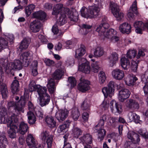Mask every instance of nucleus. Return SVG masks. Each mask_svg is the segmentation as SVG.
I'll list each match as a JSON object with an SVG mask.
<instances>
[{
  "instance_id": "obj_16",
  "label": "nucleus",
  "mask_w": 148,
  "mask_h": 148,
  "mask_svg": "<svg viewBox=\"0 0 148 148\" xmlns=\"http://www.w3.org/2000/svg\"><path fill=\"white\" fill-rule=\"evenodd\" d=\"M112 75L113 78L118 80L122 79L125 76L123 71L118 69H115L112 71Z\"/></svg>"
},
{
  "instance_id": "obj_58",
  "label": "nucleus",
  "mask_w": 148,
  "mask_h": 148,
  "mask_svg": "<svg viewBox=\"0 0 148 148\" xmlns=\"http://www.w3.org/2000/svg\"><path fill=\"white\" fill-rule=\"evenodd\" d=\"M136 54V51L135 50H129L127 52V57L130 59L134 58Z\"/></svg>"
},
{
  "instance_id": "obj_52",
  "label": "nucleus",
  "mask_w": 148,
  "mask_h": 148,
  "mask_svg": "<svg viewBox=\"0 0 148 148\" xmlns=\"http://www.w3.org/2000/svg\"><path fill=\"white\" fill-rule=\"evenodd\" d=\"M99 82L101 84H103L105 82L106 77L104 72L100 71L99 74Z\"/></svg>"
},
{
  "instance_id": "obj_25",
  "label": "nucleus",
  "mask_w": 148,
  "mask_h": 148,
  "mask_svg": "<svg viewBox=\"0 0 148 148\" xmlns=\"http://www.w3.org/2000/svg\"><path fill=\"white\" fill-rule=\"evenodd\" d=\"M138 80V78L136 76L128 75L125 78V81L126 85L131 86L134 85L136 81Z\"/></svg>"
},
{
  "instance_id": "obj_20",
  "label": "nucleus",
  "mask_w": 148,
  "mask_h": 148,
  "mask_svg": "<svg viewBox=\"0 0 148 148\" xmlns=\"http://www.w3.org/2000/svg\"><path fill=\"white\" fill-rule=\"evenodd\" d=\"M127 137L134 144L138 143L140 140L139 135L133 131H129L127 134Z\"/></svg>"
},
{
  "instance_id": "obj_6",
  "label": "nucleus",
  "mask_w": 148,
  "mask_h": 148,
  "mask_svg": "<svg viewBox=\"0 0 148 148\" xmlns=\"http://www.w3.org/2000/svg\"><path fill=\"white\" fill-rule=\"evenodd\" d=\"M110 8L112 12L117 20H121L124 17V14L119 11V8L116 3L113 2H110Z\"/></svg>"
},
{
  "instance_id": "obj_8",
  "label": "nucleus",
  "mask_w": 148,
  "mask_h": 148,
  "mask_svg": "<svg viewBox=\"0 0 148 148\" xmlns=\"http://www.w3.org/2000/svg\"><path fill=\"white\" fill-rule=\"evenodd\" d=\"M115 84L114 82L111 81L107 87L103 88L102 91L105 97L107 98L108 96L111 97L114 95Z\"/></svg>"
},
{
  "instance_id": "obj_50",
  "label": "nucleus",
  "mask_w": 148,
  "mask_h": 148,
  "mask_svg": "<svg viewBox=\"0 0 148 148\" xmlns=\"http://www.w3.org/2000/svg\"><path fill=\"white\" fill-rule=\"evenodd\" d=\"M72 135L74 137L77 138L80 135L82 134V132L81 130L79 128L74 127L72 129Z\"/></svg>"
},
{
  "instance_id": "obj_44",
  "label": "nucleus",
  "mask_w": 148,
  "mask_h": 148,
  "mask_svg": "<svg viewBox=\"0 0 148 148\" xmlns=\"http://www.w3.org/2000/svg\"><path fill=\"white\" fill-rule=\"evenodd\" d=\"M27 116L28 123L30 124H34L36 121V118L33 113L32 112L29 111L27 113Z\"/></svg>"
},
{
  "instance_id": "obj_24",
  "label": "nucleus",
  "mask_w": 148,
  "mask_h": 148,
  "mask_svg": "<svg viewBox=\"0 0 148 148\" xmlns=\"http://www.w3.org/2000/svg\"><path fill=\"white\" fill-rule=\"evenodd\" d=\"M8 141L4 132L0 131V148H5Z\"/></svg>"
},
{
  "instance_id": "obj_29",
  "label": "nucleus",
  "mask_w": 148,
  "mask_h": 148,
  "mask_svg": "<svg viewBox=\"0 0 148 148\" xmlns=\"http://www.w3.org/2000/svg\"><path fill=\"white\" fill-rule=\"evenodd\" d=\"M47 86L50 93H53L56 90L55 83L53 79L51 78L49 80Z\"/></svg>"
},
{
  "instance_id": "obj_27",
  "label": "nucleus",
  "mask_w": 148,
  "mask_h": 148,
  "mask_svg": "<svg viewBox=\"0 0 148 148\" xmlns=\"http://www.w3.org/2000/svg\"><path fill=\"white\" fill-rule=\"evenodd\" d=\"M80 139L84 146L87 145V144H90L92 142V138L89 134L84 135Z\"/></svg>"
},
{
  "instance_id": "obj_36",
  "label": "nucleus",
  "mask_w": 148,
  "mask_h": 148,
  "mask_svg": "<svg viewBox=\"0 0 148 148\" xmlns=\"http://www.w3.org/2000/svg\"><path fill=\"white\" fill-rule=\"evenodd\" d=\"M12 69L21 70L22 68V64L21 61L18 60H15L11 64Z\"/></svg>"
},
{
  "instance_id": "obj_14",
  "label": "nucleus",
  "mask_w": 148,
  "mask_h": 148,
  "mask_svg": "<svg viewBox=\"0 0 148 148\" xmlns=\"http://www.w3.org/2000/svg\"><path fill=\"white\" fill-rule=\"evenodd\" d=\"M131 25L127 22H124L121 24L119 27L120 32L123 34H129L131 32Z\"/></svg>"
},
{
  "instance_id": "obj_18",
  "label": "nucleus",
  "mask_w": 148,
  "mask_h": 148,
  "mask_svg": "<svg viewBox=\"0 0 148 148\" xmlns=\"http://www.w3.org/2000/svg\"><path fill=\"white\" fill-rule=\"evenodd\" d=\"M119 60L118 55L116 52H113L108 57L109 65L112 67L115 65Z\"/></svg>"
},
{
  "instance_id": "obj_22",
  "label": "nucleus",
  "mask_w": 148,
  "mask_h": 148,
  "mask_svg": "<svg viewBox=\"0 0 148 148\" xmlns=\"http://www.w3.org/2000/svg\"><path fill=\"white\" fill-rule=\"evenodd\" d=\"M64 8H68L63 7V5L62 4L58 3L55 5L53 6V10L52 12L53 15L56 16L59 13L61 14L62 12H64Z\"/></svg>"
},
{
  "instance_id": "obj_1",
  "label": "nucleus",
  "mask_w": 148,
  "mask_h": 148,
  "mask_svg": "<svg viewBox=\"0 0 148 148\" xmlns=\"http://www.w3.org/2000/svg\"><path fill=\"white\" fill-rule=\"evenodd\" d=\"M18 122L17 115L12 114L8 116L5 108H0V122L1 123H8L7 126L10 127L8 132L9 136L11 138H15L16 133L18 132L16 125Z\"/></svg>"
},
{
  "instance_id": "obj_7",
  "label": "nucleus",
  "mask_w": 148,
  "mask_h": 148,
  "mask_svg": "<svg viewBox=\"0 0 148 148\" xmlns=\"http://www.w3.org/2000/svg\"><path fill=\"white\" fill-rule=\"evenodd\" d=\"M78 70L86 74H89L91 71L90 63L86 59L82 58L80 60Z\"/></svg>"
},
{
  "instance_id": "obj_15",
  "label": "nucleus",
  "mask_w": 148,
  "mask_h": 148,
  "mask_svg": "<svg viewBox=\"0 0 148 148\" xmlns=\"http://www.w3.org/2000/svg\"><path fill=\"white\" fill-rule=\"evenodd\" d=\"M125 106L127 108L133 109H138L139 107L138 103L135 100L131 99L126 100L125 103Z\"/></svg>"
},
{
  "instance_id": "obj_56",
  "label": "nucleus",
  "mask_w": 148,
  "mask_h": 148,
  "mask_svg": "<svg viewBox=\"0 0 148 148\" xmlns=\"http://www.w3.org/2000/svg\"><path fill=\"white\" fill-rule=\"evenodd\" d=\"M69 124V123L65 124L60 125L58 130V132L59 133H64L66 132V129L67 127H68Z\"/></svg>"
},
{
  "instance_id": "obj_57",
  "label": "nucleus",
  "mask_w": 148,
  "mask_h": 148,
  "mask_svg": "<svg viewBox=\"0 0 148 148\" xmlns=\"http://www.w3.org/2000/svg\"><path fill=\"white\" fill-rule=\"evenodd\" d=\"M68 136V135L67 134L63 137L64 145L63 148H72L70 143L67 142Z\"/></svg>"
},
{
  "instance_id": "obj_53",
  "label": "nucleus",
  "mask_w": 148,
  "mask_h": 148,
  "mask_svg": "<svg viewBox=\"0 0 148 148\" xmlns=\"http://www.w3.org/2000/svg\"><path fill=\"white\" fill-rule=\"evenodd\" d=\"M90 106V101L88 99H85L82 103L81 107L84 110L88 109Z\"/></svg>"
},
{
  "instance_id": "obj_12",
  "label": "nucleus",
  "mask_w": 148,
  "mask_h": 148,
  "mask_svg": "<svg viewBox=\"0 0 148 148\" xmlns=\"http://www.w3.org/2000/svg\"><path fill=\"white\" fill-rule=\"evenodd\" d=\"M32 54L29 52H24L21 56L20 59L23 60V66L27 67L29 64V60L32 58Z\"/></svg>"
},
{
  "instance_id": "obj_28",
  "label": "nucleus",
  "mask_w": 148,
  "mask_h": 148,
  "mask_svg": "<svg viewBox=\"0 0 148 148\" xmlns=\"http://www.w3.org/2000/svg\"><path fill=\"white\" fill-rule=\"evenodd\" d=\"M28 128L27 124L24 122H22L20 124L18 128L17 126V129L18 132L22 134H24L27 132Z\"/></svg>"
},
{
  "instance_id": "obj_31",
  "label": "nucleus",
  "mask_w": 148,
  "mask_h": 148,
  "mask_svg": "<svg viewBox=\"0 0 148 148\" xmlns=\"http://www.w3.org/2000/svg\"><path fill=\"white\" fill-rule=\"evenodd\" d=\"M45 121L47 125L50 127L53 128L56 126V122L53 117L52 116H47L45 119Z\"/></svg>"
},
{
  "instance_id": "obj_37",
  "label": "nucleus",
  "mask_w": 148,
  "mask_h": 148,
  "mask_svg": "<svg viewBox=\"0 0 148 148\" xmlns=\"http://www.w3.org/2000/svg\"><path fill=\"white\" fill-rule=\"evenodd\" d=\"M110 117V116L109 115H103L98 124L95 127V128L96 130H98V127H99L103 126L104 124V122L108 120Z\"/></svg>"
},
{
  "instance_id": "obj_26",
  "label": "nucleus",
  "mask_w": 148,
  "mask_h": 148,
  "mask_svg": "<svg viewBox=\"0 0 148 148\" xmlns=\"http://www.w3.org/2000/svg\"><path fill=\"white\" fill-rule=\"evenodd\" d=\"M121 66L124 70H127L130 67L129 60L125 57H122L120 60Z\"/></svg>"
},
{
  "instance_id": "obj_49",
  "label": "nucleus",
  "mask_w": 148,
  "mask_h": 148,
  "mask_svg": "<svg viewBox=\"0 0 148 148\" xmlns=\"http://www.w3.org/2000/svg\"><path fill=\"white\" fill-rule=\"evenodd\" d=\"M68 84L67 86L71 88H73L76 85V81L75 78L73 77H70L68 78Z\"/></svg>"
},
{
  "instance_id": "obj_63",
  "label": "nucleus",
  "mask_w": 148,
  "mask_h": 148,
  "mask_svg": "<svg viewBox=\"0 0 148 148\" xmlns=\"http://www.w3.org/2000/svg\"><path fill=\"white\" fill-rule=\"evenodd\" d=\"M47 138V143L48 148H51L53 140V136L52 135H50Z\"/></svg>"
},
{
  "instance_id": "obj_5",
  "label": "nucleus",
  "mask_w": 148,
  "mask_h": 148,
  "mask_svg": "<svg viewBox=\"0 0 148 148\" xmlns=\"http://www.w3.org/2000/svg\"><path fill=\"white\" fill-rule=\"evenodd\" d=\"M25 106V101L23 98L21 97L20 100L17 103H15L13 101H10L8 103L7 108L10 109L13 108L17 110L18 112L20 111L24 112L23 108Z\"/></svg>"
},
{
  "instance_id": "obj_47",
  "label": "nucleus",
  "mask_w": 148,
  "mask_h": 148,
  "mask_svg": "<svg viewBox=\"0 0 148 148\" xmlns=\"http://www.w3.org/2000/svg\"><path fill=\"white\" fill-rule=\"evenodd\" d=\"M35 8V5L32 4H30L26 7L25 10V13L27 17L31 14Z\"/></svg>"
},
{
  "instance_id": "obj_61",
  "label": "nucleus",
  "mask_w": 148,
  "mask_h": 148,
  "mask_svg": "<svg viewBox=\"0 0 148 148\" xmlns=\"http://www.w3.org/2000/svg\"><path fill=\"white\" fill-rule=\"evenodd\" d=\"M109 101L105 99L100 106V108L103 110H106L108 108L109 106Z\"/></svg>"
},
{
  "instance_id": "obj_19",
  "label": "nucleus",
  "mask_w": 148,
  "mask_h": 148,
  "mask_svg": "<svg viewBox=\"0 0 148 148\" xmlns=\"http://www.w3.org/2000/svg\"><path fill=\"white\" fill-rule=\"evenodd\" d=\"M137 2L135 0L132 3V6L130 7L129 12L127 14V16L130 19L133 18L134 15V13H137Z\"/></svg>"
},
{
  "instance_id": "obj_35",
  "label": "nucleus",
  "mask_w": 148,
  "mask_h": 148,
  "mask_svg": "<svg viewBox=\"0 0 148 148\" xmlns=\"http://www.w3.org/2000/svg\"><path fill=\"white\" fill-rule=\"evenodd\" d=\"M105 53L103 48L101 47L95 48L93 52L94 55L96 57H99L103 56Z\"/></svg>"
},
{
  "instance_id": "obj_59",
  "label": "nucleus",
  "mask_w": 148,
  "mask_h": 148,
  "mask_svg": "<svg viewBox=\"0 0 148 148\" xmlns=\"http://www.w3.org/2000/svg\"><path fill=\"white\" fill-rule=\"evenodd\" d=\"M3 37L1 38H3V39L4 38L7 39L10 42H12L14 39V35L12 34L6 33L3 34Z\"/></svg>"
},
{
  "instance_id": "obj_9",
  "label": "nucleus",
  "mask_w": 148,
  "mask_h": 148,
  "mask_svg": "<svg viewBox=\"0 0 148 148\" xmlns=\"http://www.w3.org/2000/svg\"><path fill=\"white\" fill-rule=\"evenodd\" d=\"M90 82L88 80L85 79L81 80L78 84V89L82 92H85L90 89Z\"/></svg>"
},
{
  "instance_id": "obj_32",
  "label": "nucleus",
  "mask_w": 148,
  "mask_h": 148,
  "mask_svg": "<svg viewBox=\"0 0 148 148\" xmlns=\"http://www.w3.org/2000/svg\"><path fill=\"white\" fill-rule=\"evenodd\" d=\"M86 52L84 47L83 45H81L75 51V57L78 58L83 56Z\"/></svg>"
},
{
  "instance_id": "obj_17",
  "label": "nucleus",
  "mask_w": 148,
  "mask_h": 148,
  "mask_svg": "<svg viewBox=\"0 0 148 148\" xmlns=\"http://www.w3.org/2000/svg\"><path fill=\"white\" fill-rule=\"evenodd\" d=\"M38 99L39 101V104L42 107H43L49 104L51 98L48 94L41 97H38Z\"/></svg>"
},
{
  "instance_id": "obj_46",
  "label": "nucleus",
  "mask_w": 148,
  "mask_h": 148,
  "mask_svg": "<svg viewBox=\"0 0 148 148\" xmlns=\"http://www.w3.org/2000/svg\"><path fill=\"white\" fill-rule=\"evenodd\" d=\"M37 92L39 95L38 97H41L48 94L47 93V89L45 87H42L40 85L38 86Z\"/></svg>"
},
{
  "instance_id": "obj_11",
  "label": "nucleus",
  "mask_w": 148,
  "mask_h": 148,
  "mask_svg": "<svg viewBox=\"0 0 148 148\" xmlns=\"http://www.w3.org/2000/svg\"><path fill=\"white\" fill-rule=\"evenodd\" d=\"M131 93L128 89H123L119 91L118 98L119 100L123 102L130 96Z\"/></svg>"
},
{
  "instance_id": "obj_55",
  "label": "nucleus",
  "mask_w": 148,
  "mask_h": 148,
  "mask_svg": "<svg viewBox=\"0 0 148 148\" xmlns=\"http://www.w3.org/2000/svg\"><path fill=\"white\" fill-rule=\"evenodd\" d=\"M138 63V60H136V61L134 60H132L131 62V68L133 71L135 72L136 71Z\"/></svg>"
},
{
  "instance_id": "obj_10",
  "label": "nucleus",
  "mask_w": 148,
  "mask_h": 148,
  "mask_svg": "<svg viewBox=\"0 0 148 148\" xmlns=\"http://www.w3.org/2000/svg\"><path fill=\"white\" fill-rule=\"evenodd\" d=\"M68 113V111L66 109H60L56 112V117L60 122H62L65 119Z\"/></svg>"
},
{
  "instance_id": "obj_3",
  "label": "nucleus",
  "mask_w": 148,
  "mask_h": 148,
  "mask_svg": "<svg viewBox=\"0 0 148 148\" xmlns=\"http://www.w3.org/2000/svg\"><path fill=\"white\" fill-rule=\"evenodd\" d=\"M78 14L77 12L70 11L69 8H64V12H61L60 15L57 21L58 25L61 26L64 24L66 22V17L70 18L71 21H76L78 20Z\"/></svg>"
},
{
  "instance_id": "obj_39",
  "label": "nucleus",
  "mask_w": 148,
  "mask_h": 148,
  "mask_svg": "<svg viewBox=\"0 0 148 148\" xmlns=\"http://www.w3.org/2000/svg\"><path fill=\"white\" fill-rule=\"evenodd\" d=\"M64 74V72L63 70L60 69H56L52 75V77L54 79H59Z\"/></svg>"
},
{
  "instance_id": "obj_42",
  "label": "nucleus",
  "mask_w": 148,
  "mask_h": 148,
  "mask_svg": "<svg viewBox=\"0 0 148 148\" xmlns=\"http://www.w3.org/2000/svg\"><path fill=\"white\" fill-rule=\"evenodd\" d=\"M128 116L130 119L131 121H134L136 123H139L140 121L139 120V116L135 113L130 112L129 113Z\"/></svg>"
},
{
  "instance_id": "obj_48",
  "label": "nucleus",
  "mask_w": 148,
  "mask_h": 148,
  "mask_svg": "<svg viewBox=\"0 0 148 148\" xmlns=\"http://www.w3.org/2000/svg\"><path fill=\"white\" fill-rule=\"evenodd\" d=\"M18 85L17 80L15 79L13 81L11 86V91L13 94H15L18 91Z\"/></svg>"
},
{
  "instance_id": "obj_2",
  "label": "nucleus",
  "mask_w": 148,
  "mask_h": 148,
  "mask_svg": "<svg viewBox=\"0 0 148 148\" xmlns=\"http://www.w3.org/2000/svg\"><path fill=\"white\" fill-rule=\"evenodd\" d=\"M109 27L108 23L103 21L97 27L96 30L98 33L99 35L103 36L105 39L109 40L113 43L118 42L119 38L116 35L117 32L112 28L109 29Z\"/></svg>"
},
{
  "instance_id": "obj_60",
  "label": "nucleus",
  "mask_w": 148,
  "mask_h": 148,
  "mask_svg": "<svg viewBox=\"0 0 148 148\" xmlns=\"http://www.w3.org/2000/svg\"><path fill=\"white\" fill-rule=\"evenodd\" d=\"M108 137V138H110L115 142L120 138V136L118 134L114 133L109 134Z\"/></svg>"
},
{
  "instance_id": "obj_40",
  "label": "nucleus",
  "mask_w": 148,
  "mask_h": 148,
  "mask_svg": "<svg viewBox=\"0 0 148 148\" xmlns=\"http://www.w3.org/2000/svg\"><path fill=\"white\" fill-rule=\"evenodd\" d=\"M91 61L93 62L91 64V71L95 73H97L99 71V63L98 62L95 61L94 59L91 60Z\"/></svg>"
},
{
  "instance_id": "obj_45",
  "label": "nucleus",
  "mask_w": 148,
  "mask_h": 148,
  "mask_svg": "<svg viewBox=\"0 0 148 148\" xmlns=\"http://www.w3.org/2000/svg\"><path fill=\"white\" fill-rule=\"evenodd\" d=\"M38 62L36 61H34L32 62L31 65V69L32 75L34 76H36L38 74L37 68L38 66Z\"/></svg>"
},
{
  "instance_id": "obj_51",
  "label": "nucleus",
  "mask_w": 148,
  "mask_h": 148,
  "mask_svg": "<svg viewBox=\"0 0 148 148\" xmlns=\"http://www.w3.org/2000/svg\"><path fill=\"white\" fill-rule=\"evenodd\" d=\"M37 85L34 81H32L29 84V89L30 92H32L35 91L38 88V86Z\"/></svg>"
},
{
  "instance_id": "obj_34",
  "label": "nucleus",
  "mask_w": 148,
  "mask_h": 148,
  "mask_svg": "<svg viewBox=\"0 0 148 148\" xmlns=\"http://www.w3.org/2000/svg\"><path fill=\"white\" fill-rule=\"evenodd\" d=\"M31 41V40L30 38H24L21 43L19 48L21 50L26 49L28 47Z\"/></svg>"
},
{
  "instance_id": "obj_64",
  "label": "nucleus",
  "mask_w": 148,
  "mask_h": 148,
  "mask_svg": "<svg viewBox=\"0 0 148 148\" xmlns=\"http://www.w3.org/2000/svg\"><path fill=\"white\" fill-rule=\"evenodd\" d=\"M38 38L41 41L43 44L46 43L47 42V38L43 35L39 34L38 36Z\"/></svg>"
},
{
  "instance_id": "obj_23",
  "label": "nucleus",
  "mask_w": 148,
  "mask_h": 148,
  "mask_svg": "<svg viewBox=\"0 0 148 148\" xmlns=\"http://www.w3.org/2000/svg\"><path fill=\"white\" fill-rule=\"evenodd\" d=\"M110 107L112 112H114V109H116V112L119 113H120L122 112L121 106L118 104L114 100H112L110 102Z\"/></svg>"
},
{
  "instance_id": "obj_30",
  "label": "nucleus",
  "mask_w": 148,
  "mask_h": 148,
  "mask_svg": "<svg viewBox=\"0 0 148 148\" xmlns=\"http://www.w3.org/2000/svg\"><path fill=\"white\" fill-rule=\"evenodd\" d=\"M26 142L29 146L32 148L37 144V142L35 141L32 135L31 134L28 135L26 138Z\"/></svg>"
},
{
  "instance_id": "obj_13",
  "label": "nucleus",
  "mask_w": 148,
  "mask_h": 148,
  "mask_svg": "<svg viewBox=\"0 0 148 148\" xmlns=\"http://www.w3.org/2000/svg\"><path fill=\"white\" fill-rule=\"evenodd\" d=\"M41 26V22L38 20H36L31 23L30 30L33 32L37 33L40 31Z\"/></svg>"
},
{
  "instance_id": "obj_4",
  "label": "nucleus",
  "mask_w": 148,
  "mask_h": 148,
  "mask_svg": "<svg viewBox=\"0 0 148 148\" xmlns=\"http://www.w3.org/2000/svg\"><path fill=\"white\" fill-rule=\"evenodd\" d=\"M99 11V8L95 6H90L88 9L83 7L80 10L82 16L87 18H95L98 15Z\"/></svg>"
},
{
  "instance_id": "obj_21",
  "label": "nucleus",
  "mask_w": 148,
  "mask_h": 148,
  "mask_svg": "<svg viewBox=\"0 0 148 148\" xmlns=\"http://www.w3.org/2000/svg\"><path fill=\"white\" fill-rule=\"evenodd\" d=\"M134 26L136 29V32L138 34H142L143 30L145 29V23L143 24L141 21H135Z\"/></svg>"
},
{
  "instance_id": "obj_33",
  "label": "nucleus",
  "mask_w": 148,
  "mask_h": 148,
  "mask_svg": "<svg viewBox=\"0 0 148 148\" xmlns=\"http://www.w3.org/2000/svg\"><path fill=\"white\" fill-rule=\"evenodd\" d=\"M28 0H16L18 3L20 5L14 8L13 11L14 13H15L17 11H19L23 9V6L27 5V3Z\"/></svg>"
},
{
  "instance_id": "obj_41",
  "label": "nucleus",
  "mask_w": 148,
  "mask_h": 148,
  "mask_svg": "<svg viewBox=\"0 0 148 148\" xmlns=\"http://www.w3.org/2000/svg\"><path fill=\"white\" fill-rule=\"evenodd\" d=\"M80 115V112L77 108H74L71 109V116L74 120H77Z\"/></svg>"
},
{
  "instance_id": "obj_54",
  "label": "nucleus",
  "mask_w": 148,
  "mask_h": 148,
  "mask_svg": "<svg viewBox=\"0 0 148 148\" xmlns=\"http://www.w3.org/2000/svg\"><path fill=\"white\" fill-rule=\"evenodd\" d=\"M8 42L3 38L0 37V51L8 47Z\"/></svg>"
},
{
  "instance_id": "obj_43",
  "label": "nucleus",
  "mask_w": 148,
  "mask_h": 148,
  "mask_svg": "<svg viewBox=\"0 0 148 148\" xmlns=\"http://www.w3.org/2000/svg\"><path fill=\"white\" fill-rule=\"evenodd\" d=\"M0 91L3 98L5 99L7 97L8 91L6 85L2 83L0 85Z\"/></svg>"
},
{
  "instance_id": "obj_62",
  "label": "nucleus",
  "mask_w": 148,
  "mask_h": 148,
  "mask_svg": "<svg viewBox=\"0 0 148 148\" xmlns=\"http://www.w3.org/2000/svg\"><path fill=\"white\" fill-rule=\"evenodd\" d=\"M49 136L48 132L46 131L42 132L40 136V138L43 140H45Z\"/></svg>"
},
{
  "instance_id": "obj_38",
  "label": "nucleus",
  "mask_w": 148,
  "mask_h": 148,
  "mask_svg": "<svg viewBox=\"0 0 148 148\" xmlns=\"http://www.w3.org/2000/svg\"><path fill=\"white\" fill-rule=\"evenodd\" d=\"M102 126L99 127L98 130H96L95 127L94 129L97 131L98 132V138L100 141L103 140L106 135V132L104 129L101 128Z\"/></svg>"
}]
</instances>
